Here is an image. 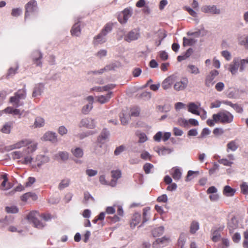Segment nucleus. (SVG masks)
<instances>
[{"label":"nucleus","mask_w":248,"mask_h":248,"mask_svg":"<svg viewBox=\"0 0 248 248\" xmlns=\"http://www.w3.org/2000/svg\"><path fill=\"white\" fill-rule=\"evenodd\" d=\"M38 144L30 139H24L9 146L10 150L19 149L26 147L23 150L15 151L10 153L11 157L14 160H19L21 164L28 165L32 164V154L37 148Z\"/></svg>","instance_id":"obj_1"},{"label":"nucleus","mask_w":248,"mask_h":248,"mask_svg":"<svg viewBox=\"0 0 248 248\" xmlns=\"http://www.w3.org/2000/svg\"><path fill=\"white\" fill-rule=\"evenodd\" d=\"M233 116L230 112L223 110L213 115L212 119L207 121V124L213 126L215 123L229 124L233 121Z\"/></svg>","instance_id":"obj_2"},{"label":"nucleus","mask_w":248,"mask_h":248,"mask_svg":"<svg viewBox=\"0 0 248 248\" xmlns=\"http://www.w3.org/2000/svg\"><path fill=\"white\" fill-rule=\"evenodd\" d=\"M40 217V216L37 212L31 211L27 216V219L31 223H32L35 227L41 229L44 227L45 225L38 220V218Z\"/></svg>","instance_id":"obj_3"},{"label":"nucleus","mask_w":248,"mask_h":248,"mask_svg":"<svg viewBox=\"0 0 248 248\" xmlns=\"http://www.w3.org/2000/svg\"><path fill=\"white\" fill-rule=\"evenodd\" d=\"M25 19L27 20L28 16L33 14L37 9V2L35 0H30L25 6Z\"/></svg>","instance_id":"obj_4"},{"label":"nucleus","mask_w":248,"mask_h":248,"mask_svg":"<svg viewBox=\"0 0 248 248\" xmlns=\"http://www.w3.org/2000/svg\"><path fill=\"white\" fill-rule=\"evenodd\" d=\"M191 6V8L189 6H185L184 9L195 19H197L198 17V12L199 9V2L196 0H193Z\"/></svg>","instance_id":"obj_5"},{"label":"nucleus","mask_w":248,"mask_h":248,"mask_svg":"<svg viewBox=\"0 0 248 248\" xmlns=\"http://www.w3.org/2000/svg\"><path fill=\"white\" fill-rule=\"evenodd\" d=\"M26 97V93L24 91H19L16 93L15 96H12L10 99V102L16 107H18L20 106V100L24 99Z\"/></svg>","instance_id":"obj_6"},{"label":"nucleus","mask_w":248,"mask_h":248,"mask_svg":"<svg viewBox=\"0 0 248 248\" xmlns=\"http://www.w3.org/2000/svg\"><path fill=\"white\" fill-rule=\"evenodd\" d=\"M50 161L48 156L42 155H39L36 156L34 164H32L33 168L38 167L40 168L43 165L48 163Z\"/></svg>","instance_id":"obj_7"},{"label":"nucleus","mask_w":248,"mask_h":248,"mask_svg":"<svg viewBox=\"0 0 248 248\" xmlns=\"http://www.w3.org/2000/svg\"><path fill=\"white\" fill-rule=\"evenodd\" d=\"M202 11L205 14L211 15H219L220 10L215 5H205L201 8Z\"/></svg>","instance_id":"obj_8"},{"label":"nucleus","mask_w":248,"mask_h":248,"mask_svg":"<svg viewBox=\"0 0 248 248\" xmlns=\"http://www.w3.org/2000/svg\"><path fill=\"white\" fill-rule=\"evenodd\" d=\"M96 123L92 118H85L81 120L79 123L80 127H84L88 129H94L96 127Z\"/></svg>","instance_id":"obj_9"},{"label":"nucleus","mask_w":248,"mask_h":248,"mask_svg":"<svg viewBox=\"0 0 248 248\" xmlns=\"http://www.w3.org/2000/svg\"><path fill=\"white\" fill-rule=\"evenodd\" d=\"M40 139L43 141H49L53 143H57L58 141L56 133L52 131L46 132Z\"/></svg>","instance_id":"obj_10"},{"label":"nucleus","mask_w":248,"mask_h":248,"mask_svg":"<svg viewBox=\"0 0 248 248\" xmlns=\"http://www.w3.org/2000/svg\"><path fill=\"white\" fill-rule=\"evenodd\" d=\"M71 152L73 155L76 157L74 162L78 164H81L82 161L81 160L78 159L83 157L84 153L82 148L79 147H75L71 149Z\"/></svg>","instance_id":"obj_11"},{"label":"nucleus","mask_w":248,"mask_h":248,"mask_svg":"<svg viewBox=\"0 0 248 248\" xmlns=\"http://www.w3.org/2000/svg\"><path fill=\"white\" fill-rule=\"evenodd\" d=\"M109 137V131L107 129H104L97 138V143L101 147L103 144L108 141Z\"/></svg>","instance_id":"obj_12"},{"label":"nucleus","mask_w":248,"mask_h":248,"mask_svg":"<svg viewBox=\"0 0 248 248\" xmlns=\"http://www.w3.org/2000/svg\"><path fill=\"white\" fill-rule=\"evenodd\" d=\"M188 83V80L186 78H182L179 80L176 79L174 82L173 88L177 91H183L186 88Z\"/></svg>","instance_id":"obj_13"},{"label":"nucleus","mask_w":248,"mask_h":248,"mask_svg":"<svg viewBox=\"0 0 248 248\" xmlns=\"http://www.w3.org/2000/svg\"><path fill=\"white\" fill-rule=\"evenodd\" d=\"M219 74L217 70H212L207 75L205 80V84L207 87H210L214 85L215 78Z\"/></svg>","instance_id":"obj_14"},{"label":"nucleus","mask_w":248,"mask_h":248,"mask_svg":"<svg viewBox=\"0 0 248 248\" xmlns=\"http://www.w3.org/2000/svg\"><path fill=\"white\" fill-rule=\"evenodd\" d=\"M176 81V76L173 75L169 76L163 81L162 87L164 90L169 89Z\"/></svg>","instance_id":"obj_15"},{"label":"nucleus","mask_w":248,"mask_h":248,"mask_svg":"<svg viewBox=\"0 0 248 248\" xmlns=\"http://www.w3.org/2000/svg\"><path fill=\"white\" fill-rule=\"evenodd\" d=\"M132 15V11L129 9H125L118 16V20L121 24H125Z\"/></svg>","instance_id":"obj_16"},{"label":"nucleus","mask_w":248,"mask_h":248,"mask_svg":"<svg viewBox=\"0 0 248 248\" xmlns=\"http://www.w3.org/2000/svg\"><path fill=\"white\" fill-rule=\"evenodd\" d=\"M170 242V238L168 237L164 236L156 239L153 243V246L155 248H159L167 246Z\"/></svg>","instance_id":"obj_17"},{"label":"nucleus","mask_w":248,"mask_h":248,"mask_svg":"<svg viewBox=\"0 0 248 248\" xmlns=\"http://www.w3.org/2000/svg\"><path fill=\"white\" fill-rule=\"evenodd\" d=\"M140 32L138 30H133L125 35L124 40L130 42L137 40L140 37Z\"/></svg>","instance_id":"obj_18"},{"label":"nucleus","mask_w":248,"mask_h":248,"mask_svg":"<svg viewBox=\"0 0 248 248\" xmlns=\"http://www.w3.org/2000/svg\"><path fill=\"white\" fill-rule=\"evenodd\" d=\"M235 160V157L233 154H229L227 156V158H222L218 160V162L226 166H231L233 164V161Z\"/></svg>","instance_id":"obj_19"},{"label":"nucleus","mask_w":248,"mask_h":248,"mask_svg":"<svg viewBox=\"0 0 248 248\" xmlns=\"http://www.w3.org/2000/svg\"><path fill=\"white\" fill-rule=\"evenodd\" d=\"M240 64L238 58H234L229 65V71L232 75H235L237 73Z\"/></svg>","instance_id":"obj_20"},{"label":"nucleus","mask_w":248,"mask_h":248,"mask_svg":"<svg viewBox=\"0 0 248 248\" xmlns=\"http://www.w3.org/2000/svg\"><path fill=\"white\" fill-rule=\"evenodd\" d=\"M45 86L43 83H38L36 84L32 92V96L37 97L41 96L44 92Z\"/></svg>","instance_id":"obj_21"},{"label":"nucleus","mask_w":248,"mask_h":248,"mask_svg":"<svg viewBox=\"0 0 248 248\" xmlns=\"http://www.w3.org/2000/svg\"><path fill=\"white\" fill-rule=\"evenodd\" d=\"M42 57L43 54L40 51H36L34 52L32 55L33 63L37 66H41L42 64L41 59Z\"/></svg>","instance_id":"obj_22"},{"label":"nucleus","mask_w":248,"mask_h":248,"mask_svg":"<svg viewBox=\"0 0 248 248\" xmlns=\"http://www.w3.org/2000/svg\"><path fill=\"white\" fill-rule=\"evenodd\" d=\"M112 92H110L106 94V95H101L96 97L97 102L100 104H105L109 101L111 97Z\"/></svg>","instance_id":"obj_23"},{"label":"nucleus","mask_w":248,"mask_h":248,"mask_svg":"<svg viewBox=\"0 0 248 248\" xmlns=\"http://www.w3.org/2000/svg\"><path fill=\"white\" fill-rule=\"evenodd\" d=\"M141 217L139 213H135L132 217L130 225L131 228L134 229L140 222Z\"/></svg>","instance_id":"obj_24"},{"label":"nucleus","mask_w":248,"mask_h":248,"mask_svg":"<svg viewBox=\"0 0 248 248\" xmlns=\"http://www.w3.org/2000/svg\"><path fill=\"white\" fill-rule=\"evenodd\" d=\"M111 175L113 179L110 182L109 185L114 186L116 185L117 180L121 177V171L120 170H112L111 171Z\"/></svg>","instance_id":"obj_25"},{"label":"nucleus","mask_w":248,"mask_h":248,"mask_svg":"<svg viewBox=\"0 0 248 248\" xmlns=\"http://www.w3.org/2000/svg\"><path fill=\"white\" fill-rule=\"evenodd\" d=\"M238 221L237 219L233 217H232L228 223V228L229 230L230 233H232L235 229L237 228Z\"/></svg>","instance_id":"obj_26"},{"label":"nucleus","mask_w":248,"mask_h":248,"mask_svg":"<svg viewBox=\"0 0 248 248\" xmlns=\"http://www.w3.org/2000/svg\"><path fill=\"white\" fill-rule=\"evenodd\" d=\"M106 41V35L104 32H101L96 36L94 37L93 43L95 45L101 44Z\"/></svg>","instance_id":"obj_27"},{"label":"nucleus","mask_w":248,"mask_h":248,"mask_svg":"<svg viewBox=\"0 0 248 248\" xmlns=\"http://www.w3.org/2000/svg\"><path fill=\"white\" fill-rule=\"evenodd\" d=\"M171 174L173 178L176 180H179L182 177V172L180 169L177 167L173 168L171 170Z\"/></svg>","instance_id":"obj_28"},{"label":"nucleus","mask_w":248,"mask_h":248,"mask_svg":"<svg viewBox=\"0 0 248 248\" xmlns=\"http://www.w3.org/2000/svg\"><path fill=\"white\" fill-rule=\"evenodd\" d=\"M199 105H198L194 103H190L188 106V111L194 114L200 115V113L198 111Z\"/></svg>","instance_id":"obj_29"},{"label":"nucleus","mask_w":248,"mask_h":248,"mask_svg":"<svg viewBox=\"0 0 248 248\" xmlns=\"http://www.w3.org/2000/svg\"><path fill=\"white\" fill-rule=\"evenodd\" d=\"M71 32L73 36H78L80 35L81 33V30L80 25L78 24V23H76L73 25L71 30Z\"/></svg>","instance_id":"obj_30"},{"label":"nucleus","mask_w":248,"mask_h":248,"mask_svg":"<svg viewBox=\"0 0 248 248\" xmlns=\"http://www.w3.org/2000/svg\"><path fill=\"white\" fill-rule=\"evenodd\" d=\"M187 72L191 74L198 75L200 73L199 68L193 64H189L187 67Z\"/></svg>","instance_id":"obj_31"},{"label":"nucleus","mask_w":248,"mask_h":248,"mask_svg":"<svg viewBox=\"0 0 248 248\" xmlns=\"http://www.w3.org/2000/svg\"><path fill=\"white\" fill-rule=\"evenodd\" d=\"M12 128V124L11 123H7L5 124L1 128V132L4 134H9Z\"/></svg>","instance_id":"obj_32"},{"label":"nucleus","mask_w":248,"mask_h":248,"mask_svg":"<svg viewBox=\"0 0 248 248\" xmlns=\"http://www.w3.org/2000/svg\"><path fill=\"white\" fill-rule=\"evenodd\" d=\"M45 125V120L41 117H37L34 121L33 126L35 128H39L44 126Z\"/></svg>","instance_id":"obj_33"},{"label":"nucleus","mask_w":248,"mask_h":248,"mask_svg":"<svg viewBox=\"0 0 248 248\" xmlns=\"http://www.w3.org/2000/svg\"><path fill=\"white\" fill-rule=\"evenodd\" d=\"M235 193V190L231 188L229 186H226L224 187L223 190V193L226 196H232Z\"/></svg>","instance_id":"obj_34"},{"label":"nucleus","mask_w":248,"mask_h":248,"mask_svg":"<svg viewBox=\"0 0 248 248\" xmlns=\"http://www.w3.org/2000/svg\"><path fill=\"white\" fill-rule=\"evenodd\" d=\"M238 61L240 64L239 70L240 72H243L245 69L247 64H248V57L243 59L238 58Z\"/></svg>","instance_id":"obj_35"},{"label":"nucleus","mask_w":248,"mask_h":248,"mask_svg":"<svg viewBox=\"0 0 248 248\" xmlns=\"http://www.w3.org/2000/svg\"><path fill=\"white\" fill-rule=\"evenodd\" d=\"M196 40L192 38H183V45L184 46H192L195 44Z\"/></svg>","instance_id":"obj_36"},{"label":"nucleus","mask_w":248,"mask_h":248,"mask_svg":"<svg viewBox=\"0 0 248 248\" xmlns=\"http://www.w3.org/2000/svg\"><path fill=\"white\" fill-rule=\"evenodd\" d=\"M150 208L147 207L143 209V223L148 221L150 218Z\"/></svg>","instance_id":"obj_37"},{"label":"nucleus","mask_w":248,"mask_h":248,"mask_svg":"<svg viewBox=\"0 0 248 248\" xmlns=\"http://www.w3.org/2000/svg\"><path fill=\"white\" fill-rule=\"evenodd\" d=\"M12 187L11 184L8 181L3 180L0 186V189L1 190H7Z\"/></svg>","instance_id":"obj_38"},{"label":"nucleus","mask_w":248,"mask_h":248,"mask_svg":"<svg viewBox=\"0 0 248 248\" xmlns=\"http://www.w3.org/2000/svg\"><path fill=\"white\" fill-rule=\"evenodd\" d=\"M227 151L228 152L229 150L232 151H235L238 148V146L235 141H231L227 144Z\"/></svg>","instance_id":"obj_39"},{"label":"nucleus","mask_w":248,"mask_h":248,"mask_svg":"<svg viewBox=\"0 0 248 248\" xmlns=\"http://www.w3.org/2000/svg\"><path fill=\"white\" fill-rule=\"evenodd\" d=\"M199 229V224L198 222L193 221L190 227V232L191 233H195Z\"/></svg>","instance_id":"obj_40"},{"label":"nucleus","mask_w":248,"mask_h":248,"mask_svg":"<svg viewBox=\"0 0 248 248\" xmlns=\"http://www.w3.org/2000/svg\"><path fill=\"white\" fill-rule=\"evenodd\" d=\"M164 231V228L162 226L159 227L155 229L153 231V234L154 236H158L162 235Z\"/></svg>","instance_id":"obj_41"},{"label":"nucleus","mask_w":248,"mask_h":248,"mask_svg":"<svg viewBox=\"0 0 248 248\" xmlns=\"http://www.w3.org/2000/svg\"><path fill=\"white\" fill-rule=\"evenodd\" d=\"M241 192L245 195L248 194V184L247 182H243L240 185Z\"/></svg>","instance_id":"obj_42"},{"label":"nucleus","mask_w":248,"mask_h":248,"mask_svg":"<svg viewBox=\"0 0 248 248\" xmlns=\"http://www.w3.org/2000/svg\"><path fill=\"white\" fill-rule=\"evenodd\" d=\"M230 246V242L227 238L222 239V243L218 245L217 248H228Z\"/></svg>","instance_id":"obj_43"},{"label":"nucleus","mask_w":248,"mask_h":248,"mask_svg":"<svg viewBox=\"0 0 248 248\" xmlns=\"http://www.w3.org/2000/svg\"><path fill=\"white\" fill-rule=\"evenodd\" d=\"M58 133L62 136L66 135L68 133L67 128L64 125H61L58 128Z\"/></svg>","instance_id":"obj_44"},{"label":"nucleus","mask_w":248,"mask_h":248,"mask_svg":"<svg viewBox=\"0 0 248 248\" xmlns=\"http://www.w3.org/2000/svg\"><path fill=\"white\" fill-rule=\"evenodd\" d=\"M70 181L68 179L62 180L59 184V188L60 189H63L68 186L70 184Z\"/></svg>","instance_id":"obj_45"},{"label":"nucleus","mask_w":248,"mask_h":248,"mask_svg":"<svg viewBox=\"0 0 248 248\" xmlns=\"http://www.w3.org/2000/svg\"><path fill=\"white\" fill-rule=\"evenodd\" d=\"M93 108V105H92L91 103L89 104L88 103L87 105H85L82 109V112L83 113L85 114H88L92 109Z\"/></svg>","instance_id":"obj_46"},{"label":"nucleus","mask_w":248,"mask_h":248,"mask_svg":"<svg viewBox=\"0 0 248 248\" xmlns=\"http://www.w3.org/2000/svg\"><path fill=\"white\" fill-rule=\"evenodd\" d=\"M188 120L183 118H179L177 120V124L184 127H188Z\"/></svg>","instance_id":"obj_47"},{"label":"nucleus","mask_w":248,"mask_h":248,"mask_svg":"<svg viewBox=\"0 0 248 248\" xmlns=\"http://www.w3.org/2000/svg\"><path fill=\"white\" fill-rule=\"evenodd\" d=\"M85 173L89 177H93L97 174L98 171L96 170L87 169L85 171Z\"/></svg>","instance_id":"obj_48"},{"label":"nucleus","mask_w":248,"mask_h":248,"mask_svg":"<svg viewBox=\"0 0 248 248\" xmlns=\"http://www.w3.org/2000/svg\"><path fill=\"white\" fill-rule=\"evenodd\" d=\"M6 211L8 213H16L18 212V208L15 206H11L6 207Z\"/></svg>","instance_id":"obj_49"},{"label":"nucleus","mask_w":248,"mask_h":248,"mask_svg":"<svg viewBox=\"0 0 248 248\" xmlns=\"http://www.w3.org/2000/svg\"><path fill=\"white\" fill-rule=\"evenodd\" d=\"M222 56H223L227 61H229L232 59V55L230 52L227 50H224L221 52Z\"/></svg>","instance_id":"obj_50"},{"label":"nucleus","mask_w":248,"mask_h":248,"mask_svg":"<svg viewBox=\"0 0 248 248\" xmlns=\"http://www.w3.org/2000/svg\"><path fill=\"white\" fill-rule=\"evenodd\" d=\"M107 54V51L105 49H101L99 51H98L95 54V56L100 58H103L106 56Z\"/></svg>","instance_id":"obj_51"},{"label":"nucleus","mask_w":248,"mask_h":248,"mask_svg":"<svg viewBox=\"0 0 248 248\" xmlns=\"http://www.w3.org/2000/svg\"><path fill=\"white\" fill-rule=\"evenodd\" d=\"M140 157L144 160H150L151 158V155L148 152L144 151L141 152Z\"/></svg>","instance_id":"obj_52"},{"label":"nucleus","mask_w":248,"mask_h":248,"mask_svg":"<svg viewBox=\"0 0 248 248\" xmlns=\"http://www.w3.org/2000/svg\"><path fill=\"white\" fill-rule=\"evenodd\" d=\"M153 168V165L150 163H147L143 166V169L146 174L150 172V170Z\"/></svg>","instance_id":"obj_53"},{"label":"nucleus","mask_w":248,"mask_h":248,"mask_svg":"<svg viewBox=\"0 0 248 248\" xmlns=\"http://www.w3.org/2000/svg\"><path fill=\"white\" fill-rule=\"evenodd\" d=\"M125 150V147L124 145L120 146L119 147H117L115 151H114V154L116 155H119L121 153H122L123 152H124Z\"/></svg>","instance_id":"obj_54"},{"label":"nucleus","mask_w":248,"mask_h":248,"mask_svg":"<svg viewBox=\"0 0 248 248\" xmlns=\"http://www.w3.org/2000/svg\"><path fill=\"white\" fill-rule=\"evenodd\" d=\"M59 155L63 160H66L69 158V154L66 152H61L59 153Z\"/></svg>","instance_id":"obj_55"},{"label":"nucleus","mask_w":248,"mask_h":248,"mask_svg":"<svg viewBox=\"0 0 248 248\" xmlns=\"http://www.w3.org/2000/svg\"><path fill=\"white\" fill-rule=\"evenodd\" d=\"M139 142L143 143L147 140V137L144 133H140L139 135Z\"/></svg>","instance_id":"obj_56"},{"label":"nucleus","mask_w":248,"mask_h":248,"mask_svg":"<svg viewBox=\"0 0 248 248\" xmlns=\"http://www.w3.org/2000/svg\"><path fill=\"white\" fill-rule=\"evenodd\" d=\"M213 66L217 69H219L220 67L221 63L219 60L216 57H214L213 60Z\"/></svg>","instance_id":"obj_57"},{"label":"nucleus","mask_w":248,"mask_h":248,"mask_svg":"<svg viewBox=\"0 0 248 248\" xmlns=\"http://www.w3.org/2000/svg\"><path fill=\"white\" fill-rule=\"evenodd\" d=\"M211 133L210 130L207 128H204L202 129L201 134V138H204L209 135Z\"/></svg>","instance_id":"obj_58"},{"label":"nucleus","mask_w":248,"mask_h":248,"mask_svg":"<svg viewBox=\"0 0 248 248\" xmlns=\"http://www.w3.org/2000/svg\"><path fill=\"white\" fill-rule=\"evenodd\" d=\"M221 237V235L219 233H218L217 232H214L213 233V236H212V240L214 242H217L219 240L220 238Z\"/></svg>","instance_id":"obj_59"},{"label":"nucleus","mask_w":248,"mask_h":248,"mask_svg":"<svg viewBox=\"0 0 248 248\" xmlns=\"http://www.w3.org/2000/svg\"><path fill=\"white\" fill-rule=\"evenodd\" d=\"M216 89L218 91H222L224 88V84L222 82H218L215 86Z\"/></svg>","instance_id":"obj_60"},{"label":"nucleus","mask_w":248,"mask_h":248,"mask_svg":"<svg viewBox=\"0 0 248 248\" xmlns=\"http://www.w3.org/2000/svg\"><path fill=\"white\" fill-rule=\"evenodd\" d=\"M247 40H248V38L246 36H241L239 38V42L240 44H241V45L246 46V44L248 43Z\"/></svg>","instance_id":"obj_61"},{"label":"nucleus","mask_w":248,"mask_h":248,"mask_svg":"<svg viewBox=\"0 0 248 248\" xmlns=\"http://www.w3.org/2000/svg\"><path fill=\"white\" fill-rule=\"evenodd\" d=\"M188 122V127L189 125H191L192 126H197L199 125V122L198 121L194 119H189L187 121Z\"/></svg>","instance_id":"obj_62"},{"label":"nucleus","mask_w":248,"mask_h":248,"mask_svg":"<svg viewBox=\"0 0 248 248\" xmlns=\"http://www.w3.org/2000/svg\"><path fill=\"white\" fill-rule=\"evenodd\" d=\"M112 26L110 24H108L106 25L105 28L101 32H104L105 33V35H106L110 31L112 30Z\"/></svg>","instance_id":"obj_63"},{"label":"nucleus","mask_w":248,"mask_h":248,"mask_svg":"<svg viewBox=\"0 0 248 248\" xmlns=\"http://www.w3.org/2000/svg\"><path fill=\"white\" fill-rule=\"evenodd\" d=\"M232 239L235 243L239 242L241 240V235L240 233L238 232L235 233L233 235Z\"/></svg>","instance_id":"obj_64"}]
</instances>
